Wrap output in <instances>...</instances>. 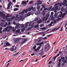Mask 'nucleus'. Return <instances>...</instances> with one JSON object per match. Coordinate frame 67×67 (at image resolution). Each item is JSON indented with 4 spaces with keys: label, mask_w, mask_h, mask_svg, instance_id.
<instances>
[{
    "label": "nucleus",
    "mask_w": 67,
    "mask_h": 67,
    "mask_svg": "<svg viewBox=\"0 0 67 67\" xmlns=\"http://www.w3.org/2000/svg\"><path fill=\"white\" fill-rule=\"evenodd\" d=\"M27 38H25L24 39H23V42H26V41H27Z\"/></svg>",
    "instance_id": "obj_14"
},
{
    "label": "nucleus",
    "mask_w": 67,
    "mask_h": 67,
    "mask_svg": "<svg viewBox=\"0 0 67 67\" xmlns=\"http://www.w3.org/2000/svg\"><path fill=\"white\" fill-rule=\"evenodd\" d=\"M63 2L64 3H66V2H67V0H64L63 1Z\"/></svg>",
    "instance_id": "obj_45"
},
{
    "label": "nucleus",
    "mask_w": 67,
    "mask_h": 67,
    "mask_svg": "<svg viewBox=\"0 0 67 67\" xmlns=\"http://www.w3.org/2000/svg\"><path fill=\"white\" fill-rule=\"evenodd\" d=\"M31 23H32V22H31L30 23H29V26H31Z\"/></svg>",
    "instance_id": "obj_51"
},
{
    "label": "nucleus",
    "mask_w": 67,
    "mask_h": 67,
    "mask_svg": "<svg viewBox=\"0 0 67 67\" xmlns=\"http://www.w3.org/2000/svg\"><path fill=\"white\" fill-rule=\"evenodd\" d=\"M64 11L65 12V13L66 14H67V11L66 8H65L64 9Z\"/></svg>",
    "instance_id": "obj_22"
},
{
    "label": "nucleus",
    "mask_w": 67,
    "mask_h": 67,
    "mask_svg": "<svg viewBox=\"0 0 67 67\" xmlns=\"http://www.w3.org/2000/svg\"><path fill=\"white\" fill-rule=\"evenodd\" d=\"M57 57H56V56H55V57H54V58H53V59H54V60H55V59H56V58Z\"/></svg>",
    "instance_id": "obj_43"
},
{
    "label": "nucleus",
    "mask_w": 67,
    "mask_h": 67,
    "mask_svg": "<svg viewBox=\"0 0 67 67\" xmlns=\"http://www.w3.org/2000/svg\"><path fill=\"white\" fill-rule=\"evenodd\" d=\"M9 29H12V27L11 26H9Z\"/></svg>",
    "instance_id": "obj_54"
},
{
    "label": "nucleus",
    "mask_w": 67,
    "mask_h": 67,
    "mask_svg": "<svg viewBox=\"0 0 67 67\" xmlns=\"http://www.w3.org/2000/svg\"><path fill=\"white\" fill-rule=\"evenodd\" d=\"M49 14H48V13H47V15H46V17L48 18V17H49Z\"/></svg>",
    "instance_id": "obj_15"
},
{
    "label": "nucleus",
    "mask_w": 67,
    "mask_h": 67,
    "mask_svg": "<svg viewBox=\"0 0 67 67\" xmlns=\"http://www.w3.org/2000/svg\"><path fill=\"white\" fill-rule=\"evenodd\" d=\"M38 26H39V25L38 24H37L35 26L34 28H38Z\"/></svg>",
    "instance_id": "obj_13"
},
{
    "label": "nucleus",
    "mask_w": 67,
    "mask_h": 67,
    "mask_svg": "<svg viewBox=\"0 0 67 67\" xmlns=\"http://www.w3.org/2000/svg\"><path fill=\"white\" fill-rule=\"evenodd\" d=\"M31 8V10H34V8L33 7H32Z\"/></svg>",
    "instance_id": "obj_46"
},
{
    "label": "nucleus",
    "mask_w": 67,
    "mask_h": 67,
    "mask_svg": "<svg viewBox=\"0 0 67 67\" xmlns=\"http://www.w3.org/2000/svg\"><path fill=\"white\" fill-rule=\"evenodd\" d=\"M52 57L51 56L49 59L48 60H47V62H48L51 59V58H52Z\"/></svg>",
    "instance_id": "obj_55"
},
{
    "label": "nucleus",
    "mask_w": 67,
    "mask_h": 67,
    "mask_svg": "<svg viewBox=\"0 0 67 67\" xmlns=\"http://www.w3.org/2000/svg\"><path fill=\"white\" fill-rule=\"evenodd\" d=\"M20 25V24L19 23H18V24H16V26H17L18 27H19V25Z\"/></svg>",
    "instance_id": "obj_25"
},
{
    "label": "nucleus",
    "mask_w": 67,
    "mask_h": 67,
    "mask_svg": "<svg viewBox=\"0 0 67 67\" xmlns=\"http://www.w3.org/2000/svg\"><path fill=\"white\" fill-rule=\"evenodd\" d=\"M57 16V13H55L54 15V17H56Z\"/></svg>",
    "instance_id": "obj_39"
},
{
    "label": "nucleus",
    "mask_w": 67,
    "mask_h": 67,
    "mask_svg": "<svg viewBox=\"0 0 67 67\" xmlns=\"http://www.w3.org/2000/svg\"><path fill=\"white\" fill-rule=\"evenodd\" d=\"M61 65V63H58V67H60Z\"/></svg>",
    "instance_id": "obj_30"
},
{
    "label": "nucleus",
    "mask_w": 67,
    "mask_h": 67,
    "mask_svg": "<svg viewBox=\"0 0 67 67\" xmlns=\"http://www.w3.org/2000/svg\"><path fill=\"white\" fill-rule=\"evenodd\" d=\"M50 17L51 18H52L54 17V16H53V15H52L50 16Z\"/></svg>",
    "instance_id": "obj_57"
},
{
    "label": "nucleus",
    "mask_w": 67,
    "mask_h": 67,
    "mask_svg": "<svg viewBox=\"0 0 67 67\" xmlns=\"http://www.w3.org/2000/svg\"><path fill=\"white\" fill-rule=\"evenodd\" d=\"M42 14L43 15V16H45V12L44 11H43V12L42 13Z\"/></svg>",
    "instance_id": "obj_24"
},
{
    "label": "nucleus",
    "mask_w": 67,
    "mask_h": 67,
    "mask_svg": "<svg viewBox=\"0 0 67 67\" xmlns=\"http://www.w3.org/2000/svg\"><path fill=\"white\" fill-rule=\"evenodd\" d=\"M65 59L67 60V56H65Z\"/></svg>",
    "instance_id": "obj_64"
},
{
    "label": "nucleus",
    "mask_w": 67,
    "mask_h": 67,
    "mask_svg": "<svg viewBox=\"0 0 67 67\" xmlns=\"http://www.w3.org/2000/svg\"><path fill=\"white\" fill-rule=\"evenodd\" d=\"M21 40V38H17V42H19V41H20V40Z\"/></svg>",
    "instance_id": "obj_18"
},
{
    "label": "nucleus",
    "mask_w": 67,
    "mask_h": 67,
    "mask_svg": "<svg viewBox=\"0 0 67 67\" xmlns=\"http://www.w3.org/2000/svg\"><path fill=\"white\" fill-rule=\"evenodd\" d=\"M3 13L2 12H1L0 13V16H2V15H3Z\"/></svg>",
    "instance_id": "obj_33"
},
{
    "label": "nucleus",
    "mask_w": 67,
    "mask_h": 67,
    "mask_svg": "<svg viewBox=\"0 0 67 67\" xmlns=\"http://www.w3.org/2000/svg\"><path fill=\"white\" fill-rule=\"evenodd\" d=\"M52 61H50L48 63L49 64H52Z\"/></svg>",
    "instance_id": "obj_44"
},
{
    "label": "nucleus",
    "mask_w": 67,
    "mask_h": 67,
    "mask_svg": "<svg viewBox=\"0 0 67 67\" xmlns=\"http://www.w3.org/2000/svg\"><path fill=\"white\" fill-rule=\"evenodd\" d=\"M18 10V8H15L14 9V11H17V10Z\"/></svg>",
    "instance_id": "obj_21"
},
{
    "label": "nucleus",
    "mask_w": 67,
    "mask_h": 67,
    "mask_svg": "<svg viewBox=\"0 0 67 67\" xmlns=\"http://www.w3.org/2000/svg\"><path fill=\"white\" fill-rule=\"evenodd\" d=\"M15 7H17V8H18V7H19V6L18 5H16L15 6Z\"/></svg>",
    "instance_id": "obj_63"
},
{
    "label": "nucleus",
    "mask_w": 67,
    "mask_h": 67,
    "mask_svg": "<svg viewBox=\"0 0 67 67\" xmlns=\"http://www.w3.org/2000/svg\"><path fill=\"white\" fill-rule=\"evenodd\" d=\"M40 9V6H38L37 7V10H39Z\"/></svg>",
    "instance_id": "obj_27"
},
{
    "label": "nucleus",
    "mask_w": 67,
    "mask_h": 67,
    "mask_svg": "<svg viewBox=\"0 0 67 67\" xmlns=\"http://www.w3.org/2000/svg\"><path fill=\"white\" fill-rule=\"evenodd\" d=\"M24 43V41L22 42L21 43H20V46H22V45H23V43Z\"/></svg>",
    "instance_id": "obj_26"
},
{
    "label": "nucleus",
    "mask_w": 67,
    "mask_h": 67,
    "mask_svg": "<svg viewBox=\"0 0 67 67\" xmlns=\"http://www.w3.org/2000/svg\"><path fill=\"white\" fill-rule=\"evenodd\" d=\"M60 27V26H59L57 29H56L57 28H55L52 30V31H53V32H55L56 30H58V29H59Z\"/></svg>",
    "instance_id": "obj_1"
},
{
    "label": "nucleus",
    "mask_w": 67,
    "mask_h": 67,
    "mask_svg": "<svg viewBox=\"0 0 67 67\" xmlns=\"http://www.w3.org/2000/svg\"><path fill=\"white\" fill-rule=\"evenodd\" d=\"M54 10V8H53L51 9V11H53Z\"/></svg>",
    "instance_id": "obj_61"
},
{
    "label": "nucleus",
    "mask_w": 67,
    "mask_h": 67,
    "mask_svg": "<svg viewBox=\"0 0 67 67\" xmlns=\"http://www.w3.org/2000/svg\"><path fill=\"white\" fill-rule=\"evenodd\" d=\"M54 20H55V18H54V17L51 18V20L52 21H53Z\"/></svg>",
    "instance_id": "obj_36"
},
{
    "label": "nucleus",
    "mask_w": 67,
    "mask_h": 67,
    "mask_svg": "<svg viewBox=\"0 0 67 67\" xmlns=\"http://www.w3.org/2000/svg\"><path fill=\"white\" fill-rule=\"evenodd\" d=\"M58 6H57L55 7V9H56V10H57L58 9Z\"/></svg>",
    "instance_id": "obj_35"
},
{
    "label": "nucleus",
    "mask_w": 67,
    "mask_h": 67,
    "mask_svg": "<svg viewBox=\"0 0 67 67\" xmlns=\"http://www.w3.org/2000/svg\"><path fill=\"white\" fill-rule=\"evenodd\" d=\"M67 23H66L65 24V27H66V26H67Z\"/></svg>",
    "instance_id": "obj_62"
},
{
    "label": "nucleus",
    "mask_w": 67,
    "mask_h": 67,
    "mask_svg": "<svg viewBox=\"0 0 67 67\" xmlns=\"http://www.w3.org/2000/svg\"><path fill=\"white\" fill-rule=\"evenodd\" d=\"M57 10H56V9H55L54 10V12H55V13H56V12H57Z\"/></svg>",
    "instance_id": "obj_52"
},
{
    "label": "nucleus",
    "mask_w": 67,
    "mask_h": 67,
    "mask_svg": "<svg viewBox=\"0 0 67 67\" xmlns=\"http://www.w3.org/2000/svg\"><path fill=\"white\" fill-rule=\"evenodd\" d=\"M24 30H25V29H24L23 28V29L21 30V31L22 32H24Z\"/></svg>",
    "instance_id": "obj_49"
},
{
    "label": "nucleus",
    "mask_w": 67,
    "mask_h": 67,
    "mask_svg": "<svg viewBox=\"0 0 67 67\" xmlns=\"http://www.w3.org/2000/svg\"><path fill=\"white\" fill-rule=\"evenodd\" d=\"M10 51H12V52H13V51H15V50L14 49V48H11L10 49Z\"/></svg>",
    "instance_id": "obj_9"
},
{
    "label": "nucleus",
    "mask_w": 67,
    "mask_h": 67,
    "mask_svg": "<svg viewBox=\"0 0 67 67\" xmlns=\"http://www.w3.org/2000/svg\"><path fill=\"white\" fill-rule=\"evenodd\" d=\"M62 62L63 63H64L65 64L67 63V61H66V60L65 59H64L62 61Z\"/></svg>",
    "instance_id": "obj_8"
},
{
    "label": "nucleus",
    "mask_w": 67,
    "mask_h": 67,
    "mask_svg": "<svg viewBox=\"0 0 67 67\" xmlns=\"http://www.w3.org/2000/svg\"><path fill=\"white\" fill-rule=\"evenodd\" d=\"M24 25L23 24H20V27H24Z\"/></svg>",
    "instance_id": "obj_23"
},
{
    "label": "nucleus",
    "mask_w": 67,
    "mask_h": 67,
    "mask_svg": "<svg viewBox=\"0 0 67 67\" xmlns=\"http://www.w3.org/2000/svg\"><path fill=\"white\" fill-rule=\"evenodd\" d=\"M41 6H42V8L43 9H44V8H45V6H46V4H44V5L42 4Z\"/></svg>",
    "instance_id": "obj_7"
},
{
    "label": "nucleus",
    "mask_w": 67,
    "mask_h": 67,
    "mask_svg": "<svg viewBox=\"0 0 67 67\" xmlns=\"http://www.w3.org/2000/svg\"><path fill=\"white\" fill-rule=\"evenodd\" d=\"M31 15V13L30 12H29L27 14V17Z\"/></svg>",
    "instance_id": "obj_12"
},
{
    "label": "nucleus",
    "mask_w": 67,
    "mask_h": 67,
    "mask_svg": "<svg viewBox=\"0 0 67 67\" xmlns=\"http://www.w3.org/2000/svg\"><path fill=\"white\" fill-rule=\"evenodd\" d=\"M46 29V27H42L43 30H45Z\"/></svg>",
    "instance_id": "obj_53"
},
{
    "label": "nucleus",
    "mask_w": 67,
    "mask_h": 67,
    "mask_svg": "<svg viewBox=\"0 0 67 67\" xmlns=\"http://www.w3.org/2000/svg\"><path fill=\"white\" fill-rule=\"evenodd\" d=\"M61 62H62V60L61 59H60L59 60V63H61Z\"/></svg>",
    "instance_id": "obj_41"
},
{
    "label": "nucleus",
    "mask_w": 67,
    "mask_h": 67,
    "mask_svg": "<svg viewBox=\"0 0 67 67\" xmlns=\"http://www.w3.org/2000/svg\"><path fill=\"white\" fill-rule=\"evenodd\" d=\"M65 58L64 57H62L61 58V59H64Z\"/></svg>",
    "instance_id": "obj_38"
},
{
    "label": "nucleus",
    "mask_w": 67,
    "mask_h": 67,
    "mask_svg": "<svg viewBox=\"0 0 67 67\" xmlns=\"http://www.w3.org/2000/svg\"><path fill=\"white\" fill-rule=\"evenodd\" d=\"M6 45L7 46H9H9H11V45H12V44H10L8 42H7L6 44Z\"/></svg>",
    "instance_id": "obj_5"
},
{
    "label": "nucleus",
    "mask_w": 67,
    "mask_h": 67,
    "mask_svg": "<svg viewBox=\"0 0 67 67\" xmlns=\"http://www.w3.org/2000/svg\"><path fill=\"white\" fill-rule=\"evenodd\" d=\"M44 52H40V53L39 54V55H40L41 56H42V55H44Z\"/></svg>",
    "instance_id": "obj_11"
},
{
    "label": "nucleus",
    "mask_w": 67,
    "mask_h": 67,
    "mask_svg": "<svg viewBox=\"0 0 67 67\" xmlns=\"http://www.w3.org/2000/svg\"><path fill=\"white\" fill-rule=\"evenodd\" d=\"M56 22H57V21L56 20H55L53 21V23L55 24V23Z\"/></svg>",
    "instance_id": "obj_47"
},
{
    "label": "nucleus",
    "mask_w": 67,
    "mask_h": 67,
    "mask_svg": "<svg viewBox=\"0 0 67 67\" xmlns=\"http://www.w3.org/2000/svg\"><path fill=\"white\" fill-rule=\"evenodd\" d=\"M4 29L5 30V32H7L8 30L6 28H5Z\"/></svg>",
    "instance_id": "obj_40"
},
{
    "label": "nucleus",
    "mask_w": 67,
    "mask_h": 67,
    "mask_svg": "<svg viewBox=\"0 0 67 67\" xmlns=\"http://www.w3.org/2000/svg\"><path fill=\"white\" fill-rule=\"evenodd\" d=\"M59 13H60V14H59V15L60 18H61L62 17V15H63V12L61 11H60L59 12Z\"/></svg>",
    "instance_id": "obj_4"
},
{
    "label": "nucleus",
    "mask_w": 67,
    "mask_h": 67,
    "mask_svg": "<svg viewBox=\"0 0 67 67\" xmlns=\"http://www.w3.org/2000/svg\"><path fill=\"white\" fill-rule=\"evenodd\" d=\"M25 12V11L24 10L23 11H22L21 12V15H24V13Z\"/></svg>",
    "instance_id": "obj_19"
},
{
    "label": "nucleus",
    "mask_w": 67,
    "mask_h": 67,
    "mask_svg": "<svg viewBox=\"0 0 67 67\" xmlns=\"http://www.w3.org/2000/svg\"><path fill=\"white\" fill-rule=\"evenodd\" d=\"M31 56H33L35 55V54L33 53L32 54H31Z\"/></svg>",
    "instance_id": "obj_50"
},
{
    "label": "nucleus",
    "mask_w": 67,
    "mask_h": 67,
    "mask_svg": "<svg viewBox=\"0 0 67 67\" xmlns=\"http://www.w3.org/2000/svg\"><path fill=\"white\" fill-rule=\"evenodd\" d=\"M47 20H48V17H44L42 18V21H47Z\"/></svg>",
    "instance_id": "obj_2"
},
{
    "label": "nucleus",
    "mask_w": 67,
    "mask_h": 67,
    "mask_svg": "<svg viewBox=\"0 0 67 67\" xmlns=\"http://www.w3.org/2000/svg\"><path fill=\"white\" fill-rule=\"evenodd\" d=\"M38 18H36L35 19V21H38Z\"/></svg>",
    "instance_id": "obj_29"
},
{
    "label": "nucleus",
    "mask_w": 67,
    "mask_h": 67,
    "mask_svg": "<svg viewBox=\"0 0 67 67\" xmlns=\"http://www.w3.org/2000/svg\"><path fill=\"white\" fill-rule=\"evenodd\" d=\"M2 17H3V18H4V17H5V14H3L2 15Z\"/></svg>",
    "instance_id": "obj_37"
},
{
    "label": "nucleus",
    "mask_w": 67,
    "mask_h": 67,
    "mask_svg": "<svg viewBox=\"0 0 67 67\" xmlns=\"http://www.w3.org/2000/svg\"><path fill=\"white\" fill-rule=\"evenodd\" d=\"M36 45H35L33 47V49H36Z\"/></svg>",
    "instance_id": "obj_17"
},
{
    "label": "nucleus",
    "mask_w": 67,
    "mask_h": 67,
    "mask_svg": "<svg viewBox=\"0 0 67 67\" xmlns=\"http://www.w3.org/2000/svg\"><path fill=\"white\" fill-rule=\"evenodd\" d=\"M52 35H53L51 34L49 35H47V37H50V36H52Z\"/></svg>",
    "instance_id": "obj_42"
},
{
    "label": "nucleus",
    "mask_w": 67,
    "mask_h": 67,
    "mask_svg": "<svg viewBox=\"0 0 67 67\" xmlns=\"http://www.w3.org/2000/svg\"><path fill=\"white\" fill-rule=\"evenodd\" d=\"M8 6H11V4H12V2L11 1H10V2H8Z\"/></svg>",
    "instance_id": "obj_10"
},
{
    "label": "nucleus",
    "mask_w": 67,
    "mask_h": 67,
    "mask_svg": "<svg viewBox=\"0 0 67 67\" xmlns=\"http://www.w3.org/2000/svg\"><path fill=\"white\" fill-rule=\"evenodd\" d=\"M38 49V50L39 51V49L41 48V47L39 46L38 47V48H37Z\"/></svg>",
    "instance_id": "obj_48"
},
{
    "label": "nucleus",
    "mask_w": 67,
    "mask_h": 67,
    "mask_svg": "<svg viewBox=\"0 0 67 67\" xmlns=\"http://www.w3.org/2000/svg\"><path fill=\"white\" fill-rule=\"evenodd\" d=\"M29 23H30V22H27L26 23L24 26L25 28H26V27H27L28 26V24H29Z\"/></svg>",
    "instance_id": "obj_3"
},
{
    "label": "nucleus",
    "mask_w": 67,
    "mask_h": 67,
    "mask_svg": "<svg viewBox=\"0 0 67 67\" xmlns=\"http://www.w3.org/2000/svg\"><path fill=\"white\" fill-rule=\"evenodd\" d=\"M13 24H14V25H15V24H16V23L14 21L13 23Z\"/></svg>",
    "instance_id": "obj_60"
},
{
    "label": "nucleus",
    "mask_w": 67,
    "mask_h": 67,
    "mask_svg": "<svg viewBox=\"0 0 67 67\" xmlns=\"http://www.w3.org/2000/svg\"><path fill=\"white\" fill-rule=\"evenodd\" d=\"M39 51V50H38V49L37 48L36 49H35V51L36 52H37V51Z\"/></svg>",
    "instance_id": "obj_31"
},
{
    "label": "nucleus",
    "mask_w": 67,
    "mask_h": 67,
    "mask_svg": "<svg viewBox=\"0 0 67 67\" xmlns=\"http://www.w3.org/2000/svg\"><path fill=\"white\" fill-rule=\"evenodd\" d=\"M45 49H46L45 51L46 52H48L49 50V49L48 48H47V47H45Z\"/></svg>",
    "instance_id": "obj_6"
},
{
    "label": "nucleus",
    "mask_w": 67,
    "mask_h": 67,
    "mask_svg": "<svg viewBox=\"0 0 67 67\" xmlns=\"http://www.w3.org/2000/svg\"><path fill=\"white\" fill-rule=\"evenodd\" d=\"M19 32H20V30H16L15 32L16 33H19Z\"/></svg>",
    "instance_id": "obj_28"
},
{
    "label": "nucleus",
    "mask_w": 67,
    "mask_h": 67,
    "mask_svg": "<svg viewBox=\"0 0 67 67\" xmlns=\"http://www.w3.org/2000/svg\"><path fill=\"white\" fill-rule=\"evenodd\" d=\"M28 10L29 11H31V8H29L28 9Z\"/></svg>",
    "instance_id": "obj_32"
},
{
    "label": "nucleus",
    "mask_w": 67,
    "mask_h": 67,
    "mask_svg": "<svg viewBox=\"0 0 67 67\" xmlns=\"http://www.w3.org/2000/svg\"><path fill=\"white\" fill-rule=\"evenodd\" d=\"M28 28L29 29V30H31V29H32V27H29Z\"/></svg>",
    "instance_id": "obj_58"
},
{
    "label": "nucleus",
    "mask_w": 67,
    "mask_h": 67,
    "mask_svg": "<svg viewBox=\"0 0 67 67\" xmlns=\"http://www.w3.org/2000/svg\"><path fill=\"white\" fill-rule=\"evenodd\" d=\"M61 11H64V7H62L61 9Z\"/></svg>",
    "instance_id": "obj_34"
},
{
    "label": "nucleus",
    "mask_w": 67,
    "mask_h": 67,
    "mask_svg": "<svg viewBox=\"0 0 67 67\" xmlns=\"http://www.w3.org/2000/svg\"><path fill=\"white\" fill-rule=\"evenodd\" d=\"M43 40H46V39H47V37H46L43 38Z\"/></svg>",
    "instance_id": "obj_56"
},
{
    "label": "nucleus",
    "mask_w": 67,
    "mask_h": 67,
    "mask_svg": "<svg viewBox=\"0 0 67 67\" xmlns=\"http://www.w3.org/2000/svg\"><path fill=\"white\" fill-rule=\"evenodd\" d=\"M43 25H44L43 24H41L40 25V27H42V26H43Z\"/></svg>",
    "instance_id": "obj_59"
},
{
    "label": "nucleus",
    "mask_w": 67,
    "mask_h": 67,
    "mask_svg": "<svg viewBox=\"0 0 67 67\" xmlns=\"http://www.w3.org/2000/svg\"><path fill=\"white\" fill-rule=\"evenodd\" d=\"M41 22H42V21L41 20H39V21L37 22V23H40Z\"/></svg>",
    "instance_id": "obj_16"
},
{
    "label": "nucleus",
    "mask_w": 67,
    "mask_h": 67,
    "mask_svg": "<svg viewBox=\"0 0 67 67\" xmlns=\"http://www.w3.org/2000/svg\"><path fill=\"white\" fill-rule=\"evenodd\" d=\"M22 4H26V1H25V2L24 1H23Z\"/></svg>",
    "instance_id": "obj_20"
}]
</instances>
